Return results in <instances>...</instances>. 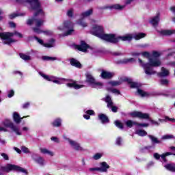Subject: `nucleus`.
<instances>
[{
    "instance_id": "f257e3e1",
    "label": "nucleus",
    "mask_w": 175,
    "mask_h": 175,
    "mask_svg": "<svg viewBox=\"0 0 175 175\" xmlns=\"http://www.w3.org/2000/svg\"><path fill=\"white\" fill-rule=\"evenodd\" d=\"M92 33L94 35V36H97V38H100V39H102L103 40H105L106 42L113 44L118 43L120 40H122V42H131L132 39L140 40V39L146 38V33H137L133 34L128 33L119 36L112 33L105 34L103 27L98 25L93 26Z\"/></svg>"
},
{
    "instance_id": "f03ea898",
    "label": "nucleus",
    "mask_w": 175,
    "mask_h": 175,
    "mask_svg": "<svg viewBox=\"0 0 175 175\" xmlns=\"http://www.w3.org/2000/svg\"><path fill=\"white\" fill-rule=\"evenodd\" d=\"M18 3H29L33 10H37L33 15V18H29L27 21V25H36V27L33 28V30L36 33H42V31L40 29L44 23L42 17H44V12L40 8V2L39 0H16Z\"/></svg>"
},
{
    "instance_id": "7ed1b4c3",
    "label": "nucleus",
    "mask_w": 175,
    "mask_h": 175,
    "mask_svg": "<svg viewBox=\"0 0 175 175\" xmlns=\"http://www.w3.org/2000/svg\"><path fill=\"white\" fill-rule=\"evenodd\" d=\"M159 57H161V53L158 51H153L150 58H149L148 63H144L143 62V60L138 59L139 66L143 68L146 75L151 76V75H155L157 73V71L154 70L153 68H158V66H161L162 63L159 59Z\"/></svg>"
},
{
    "instance_id": "20e7f679",
    "label": "nucleus",
    "mask_w": 175,
    "mask_h": 175,
    "mask_svg": "<svg viewBox=\"0 0 175 175\" xmlns=\"http://www.w3.org/2000/svg\"><path fill=\"white\" fill-rule=\"evenodd\" d=\"M38 73L40 75H41L42 77H43V79H44V80H46L47 81H52L55 84H64V81H68V83H66V85L68 87V88L80 90V88H84L83 85H79L77 84V82L73 80L66 79L64 78H57L54 76L46 75V74H44L42 72H39Z\"/></svg>"
},
{
    "instance_id": "39448f33",
    "label": "nucleus",
    "mask_w": 175,
    "mask_h": 175,
    "mask_svg": "<svg viewBox=\"0 0 175 175\" xmlns=\"http://www.w3.org/2000/svg\"><path fill=\"white\" fill-rule=\"evenodd\" d=\"M14 35L18 38H23V34L18 31L0 33V38L3 40V44H8L9 46L12 44V43H15L16 40L12 38Z\"/></svg>"
},
{
    "instance_id": "423d86ee",
    "label": "nucleus",
    "mask_w": 175,
    "mask_h": 175,
    "mask_svg": "<svg viewBox=\"0 0 175 175\" xmlns=\"http://www.w3.org/2000/svg\"><path fill=\"white\" fill-rule=\"evenodd\" d=\"M18 172V173H25L27 174L28 172L27 170L13 164H7L5 166L0 165V175H5V173H10V172Z\"/></svg>"
},
{
    "instance_id": "0eeeda50",
    "label": "nucleus",
    "mask_w": 175,
    "mask_h": 175,
    "mask_svg": "<svg viewBox=\"0 0 175 175\" xmlns=\"http://www.w3.org/2000/svg\"><path fill=\"white\" fill-rule=\"evenodd\" d=\"M57 29L59 31H66L64 33L65 36L72 35V33H73V32H75V30L73 29V23L70 22L69 21H64V25L58 27Z\"/></svg>"
},
{
    "instance_id": "6e6552de",
    "label": "nucleus",
    "mask_w": 175,
    "mask_h": 175,
    "mask_svg": "<svg viewBox=\"0 0 175 175\" xmlns=\"http://www.w3.org/2000/svg\"><path fill=\"white\" fill-rule=\"evenodd\" d=\"M86 76V83H88L93 88H102L103 87V83L100 82H97L95 80L94 76L91 73L88 72L85 74Z\"/></svg>"
},
{
    "instance_id": "1a4fd4ad",
    "label": "nucleus",
    "mask_w": 175,
    "mask_h": 175,
    "mask_svg": "<svg viewBox=\"0 0 175 175\" xmlns=\"http://www.w3.org/2000/svg\"><path fill=\"white\" fill-rule=\"evenodd\" d=\"M129 83L130 84L131 88H137V94L140 95L142 98H148L151 94L142 89H139L140 87V84L136 82H132V80L129 79L128 81Z\"/></svg>"
},
{
    "instance_id": "9d476101",
    "label": "nucleus",
    "mask_w": 175,
    "mask_h": 175,
    "mask_svg": "<svg viewBox=\"0 0 175 175\" xmlns=\"http://www.w3.org/2000/svg\"><path fill=\"white\" fill-rule=\"evenodd\" d=\"M31 159L36 163H38V165H40V166H44L46 165V161L44 159L36 154H33L31 155Z\"/></svg>"
},
{
    "instance_id": "9b49d317",
    "label": "nucleus",
    "mask_w": 175,
    "mask_h": 175,
    "mask_svg": "<svg viewBox=\"0 0 175 175\" xmlns=\"http://www.w3.org/2000/svg\"><path fill=\"white\" fill-rule=\"evenodd\" d=\"M66 140L69 143L70 146L76 151H83V148L80 146V144L77 143V142L74 141L70 138H65Z\"/></svg>"
},
{
    "instance_id": "f8f14e48",
    "label": "nucleus",
    "mask_w": 175,
    "mask_h": 175,
    "mask_svg": "<svg viewBox=\"0 0 175 175\" xmlns=\"http://www.w3.org/2000/svg\"><path fill=\"white\" fill-rule=\"evenodd\" d=\"M105 100L107 103V107H109V109H111L113 113H117L118 108L113 105V100H111V97L107 95L105 97Z\"/></svg>"
},
{
    "instance_id": "ddd939ff",
    "label": "nucleus",
    "mask_w": 175,
    "mask_h": 175,
    "mask_svg": "<svg viewBox=\"0 0 175 175\" xmlns=\"http://www.w3.org/2000/svg\"><path fill=\"white\" fill-rule=\"evenodd\" d=\"M36 40L40 43V44H42V46H44V47H48V48H51L54 47L55 46V40L54 38H51L49 40V43L44 44L42 40L39 39L38 37H35Z\"/></svg>"
},
{
    "instance_id": "4468645a",
    "label": "nucleus",
    "mask_w": 175,
    "mask_h": 175,
    "mask_svg": "<svg viewBox=\"0 0 175 175\" xmlns=\"http://www.w3.org/2000/svg\"><path fill=\"white\" fill-rule=\"evenodd\" d=\"M130 116L133 118H143L144 120H147L150 118V116L148 113H143L142 112L139 111H133L130 113Z\"/></svg>"
},
{
    "instance_id": "2eb2a0df",
    "label": "nucleus",
    "mask_w": 175,
    "mask_h": 175,
    "mask_svg": "<svg viewBox=\"0 0 175 175\" xmlns=\"http://www.w3.org/2000/svg\"><path fill=\"white\" fill-rule=\"evenodd\" d=\"M76 49L79 50V51H83V53H87V50L89 49L90 50H92L91 47L87 43H85L84 41L81 42L80 45H77Z\"/></svg>"
},
{
    "instance_id": "dca6fc26",
    "label": "nucleus",
    "mask_w": 175,
    "mask_h": 175,
    "mask_svg": "<svg viewBox=\"0 0 175 175\" xmlns=\"http://www.w3.org/2000/svg\"><path fill=\"white\" fill-rule=\"evenodd\" d=\"M173 154L170 152H167L165 154H163L161 155H160L158 153H154L153 154V157L155 159H160V158H161L162 159V162H167V160H166V157H169V155H172Z\"/></svg>"
},
{
    "instance_id": "f3484780",
    "label": "nucleus",
    "mask_w": 175,
    "mask_h": 175,
    "mask_svg": "<svg viewBox=\"0 0 175 175\" xmlns=\"http://www.w3.org/2000/svg\"><path fill=\"white\" fill-rule=\"evenodd\" d=\"M161 15L159 14H157V15L152 18H151L150 23L152 24L153 27H158L159 24Z\"/></svg>"
},
{
    "instance_id": "a211bd4d",
    "label": "nucleus",
    "mask_w": 175,
    "mask_h": 175,
    "mask_svg": "<svg viewBox=\"0 0 175 175\" xmlns=\"http://www.w3.org/2000/svg\"><path fill=\"white\" fill-rule=\"evenodd\" d=\"M100 165V167H98V172H100L101 173H106V172H107V169H110V165H109L105 161L101 162Z\"/></svg>"
},
{
    "instance_id": "6ab92c4d",
    "label": "nucleus",
    "mask_w": 175,
    "mask_h": 175,
    "mask_svg": "<svg viewBox=\"0 0 175 175\" xmlns=\"http://www.w3.org/2000/svg\"><path fill=\"white\" fill-rule=\"evenodd\" d=\"M103 9H115L116 10H123V9H125V5H121L120 4H113L110 6H104Z\"/></svg>"
},
{
    "instance_id": "aec40b11",
    "label": "nucleus",
    "mask_w": 175,
    "mask_h": 175,
    "mask_svg": "<svg viewBox=\"0 0 175 175\" xmlns=\"http://www.w3.org/2000/svg\"><path fill=\"white\" fill-rule=\"evenodd\" d=\"M98 118L100 121L101 124H109V118L104 113H99L98 116Z\"/></svg>"
},
{
    "instance_id": "412c9836",
    "label": "nucleus",
    "mask_w": 175,
    "mask_h": 175,
    "mask_svg": "<svg viewBox=\"0 0 175 175\" xmlns=\"http://www.w3.org/2000/svg\"><path fill=\"white\" fill-rule=\"evenodd\" d=\"M94 14V8H90L89 10L82 12L81 14V17L82 18H85V17H90V16H92Z\"/></svg>"
},
{
    "instance_id": "4be33fe9",
    "label": "nucleus",
    "mask_w": 175,
    "mask_h": 175,
    "mask_svg": "<svg viewBox=\"0 0 175 175\" xmlns=\"http://www.w3.org/2000/svg\"><path fill=\"white\" fill-rule=\"evenodd\" d=\"M114 76V73L103 70L100 74L102 79H111Z\"/></svg>"
},
{
    "instance_id": "5701e85b",
    "label": "nucleus",
    "mask_w": 175,
    "mask_h": 175,
    "mask_svg": "<svg viewBox=\"0 0 175 175\" xmlns=\"http://www.w3.org/2000/svg\"><path fill=\"white\" fill-rule=\"evenodd\" d=\"M10 129H11L12 132H14V133H16V135H17L18 136H21L23 135L21 131L20 130V126L14 124L12 125V126H11V128H10Z\"/></svg>"
},
{
    "instance_id": "b1692460",
    "label": "nucleus",
    "mask_w": 175,
    "mask_h": 175,
    "mask_svg": "<svg viewBox=\"0 0 175 175\" xmlns=\"http://www.w3.org/2000/svg\"><path fill=\"white\" fill-rule=\"evenodd\" d=\"M25 118H27V116H25L23 118L20 117V115L17 112H14L13 114V120L16 124H20V122H21V120Z\"/></svg>"
},
{
    "instance_id": "393cba45",
    "label": "nucleus",
    "mask_w": 175,
    "mask_h": 175,
    "mask_svg": "<svg viewBox=\"0 0 175 175\" xmlns=\"http://www.w3.org/2000/svg\"><path fill=\"white\" fill-rule=\"evenodd\" d=\"M135 60L134 58L122 59L118 60L116 62V64H132V63L135 62Z\"/></svg>"
},
{
    "instance_id": "a878e982",
    "label": "nucleus",
    "mask_w": 175,
    "mask_h": 175,
    "mask_svg": "<svg viewBox=\"0 0 175 175\" xmlns=\"http://www.w3.org/2000/svg\"><path fill=\"white\" fill-rule=\"evenodd\" d=\"M62 124V119L57 118L55 119V120L52 122L53 126H55L56 128H59V126H61Z\"/></svg>"
},
{
    "instance_id": "bb28decb",
    "label": "nucleus",
    "mask_w": 175,
    "mask_h": 175,
    "mask_svg": "<svg viewBox=\"0 0 175 175\" xmlns=\"http://www.w3.org/2000/svg\"><path fill=\"white\" fill-rule=\"evenodd\" d=\"M160 33L163 36H169L175 33V30H162L160 31Z\"/></svg>"
},
{
    "instance_id": "cd10ccee",
    "label": "nucleus",
    "mask_w": 175,
    "mask_h": 175,
    "mask_svg": "<svg viewBox=\"0 0 175 175\" xmlns=\"http://www.w3.org/2000/svg\"><path fill=\"white\" fill-rule=\"evenodd\" d=\"M158 76L160 77H166V76H169V70L163 67L161 68V72L158 73Z\"/></svg>"
},
{
    "instance_id": "c85d7f7f",
    "label": "nucleus",
    "mask_w": 175,
    "mask_h": 175,
    "mask_svg": "<svg viewBox=\"0 0 175 175\" xmlns=\"http://www.w3.org/2000/svg\"><path fill=\"white\" fill-rule=\"evenodd\" d=\"M40 151L42 154H47V155H49L50 157H53L54 155V152L49 150L47 148H40Z\"/></svg>"
},
{
    "instance_id": "c756f323",
    "label": "nucleus",
    "mask_w": 175,
    "mask_h": 175,
    "mask_svg": "<svg viewBox=\"0 0 175 175\" xmlns=\"http://www.w3.org/2000/svg\"><path fill=\"white\" fill-rule=\"evenodd\" d=\"M149 139H150L152 144H161L162 142H161L158 138L154 137V135H148Z\"/></svg>"
},
{
    "instance_id": "7c9ffc66",
    "label": "nucleus",
    "mask_w": 175,
    "mask_h": 175,
    "mask_svg": "<svg viewBox=\"0 0 175 175\" xmlns=\"http://www.w3.org/2000/svg\"><path fill=\"white\" fill-rule=\"evenodd\" d=\"M70 64L72 66H75V68H79V69L81 68V64L75 59H71Z\"/></svg>"
},
{
    "instance_id": "2f4dec72",
    "label": "nucleus",
    "mask_w": 175,
    "mask_h": 175,
    "mask_svg": "<svg viewBox=\"0 0 175 175\" xmlns=\"http://www.w3.org/2000/svg\"><path fill=\"white\" fill-rule=\"evenodd\" d=\"M167 170H169V172H175V164L174 163H168L164 166Z\"/></svg>"
},
{
    "instance_id": "473e14b6",
    "label": "nucleus",
    "mask_w": 175,
    "mask_h": 175,
    "mask_svg": "<svg viewBox=\"0 0 175 175\" xmlns=\"http://www.w3.org/2000/svg\"><path fill=\"white\" fill-rule=\"evenodd\" d=\"M124 124L128 128H132L133 125H137V122L133 120L125 121Z\"/></svg>"
},
{
    "instance_id": "72a5a7b5",
    "label": "nucleus",
    "mask_w": 175,
    "mask_h": 175,
    "mask_svg": "<svg viewBox=\"0 0 175 175\" xmlns=\"http://www.w3.org/2000/svg\"><path fill=\"white\" fill-rule=\"evenodd\" d=\"M4 126L11 129L14 123L10 120L6 119L3 122Z\"/></svg>"
},
{
    "instance_id": "f704fd0d",
    "label": "nucleus",
    "mask_w": 175,
    "mask_h": 175,
    "mask_svg": "<svg viewBox=\"0 0 175 175\" xmlns=\"http://www.w3.org/2000/svg\"><path fill=\"white\" fill-rule=\"evenodd\" d=\"M107 90H108L109 92H112V94H115L116 95L121 94V92H120V90H118L117 89L107 87Z\"/></svg>"
},
{
    "instance_id": "c9c22d12",
    "label": "nucleus",
    "mask_w": 175,
    "mask_h": 175,
    "mask_svg": "<svg viewBox=\"0 0 175 175\" xmlns=\"http://www.w3.org/2000/svg\"><path fill=\"white\" fill-rule=\"evenodd\" d=\"M135 134L138 135V136H147V133L146 131L143 130V129H138L136 130L135 131Z\"/></svg>"
},
{
    "instance_id": "e433bc0d",
    "label": "nucleus",
    "mask_w": 175,
    "mask_h": 175,
    "mask_svg": "<svg viewBox=\"0 0 175 175\" xmlns=\"http://www.w3.org/2000/svg\"><path fill=\"white\" fill-rule=\"evenodd\" d=\"M19 57L24 61H31V56L24 53H20Z\"/></svg>"
},
{
    "instance_id": "4c0bfd02",
    "label": "nucleus",
    "mask_w": 175,
    "mask_h": 175,
    "mask_svg": "<svg viewBox=\"0 0 175 175\" xmlns=\"http://www.w3.org/2000/svg\"><path fill=\"white\" fill-rule=\"evenodd\" d=\"M160 122H167V121H170L171 122H175L174 118H169L168 116H165V119H159Z\"/></svg>"
},
{
    "instance_id": "58836bf2",
    "label": "nucleus",
    "mask_w": 175,
    "mask_h": 175,
    "mask_svg": "<svg viewBox=\"0 0 175 175\" xmlns=\"http://www.w3.org/2000/svg\"><path fill=\"white\" fill-rule=\"evenodd\" d=\"M108 84L112 85V87H117V85H121V81H111L108 82Z\"/></svg>"
},
{
    "instance_id": "ea45409f",
    "label": "nucleus",
    "mask_w": 175,
    "mask_h": 175,
    "mask_svg": "<svg viewBox=\"0 0 175 175\" xmlns=\"http://www.w3.org/2000/svg\"><path fill=\"white\" fill-rule=\"evenodd\" d=\"M43 61H57V57L50 56H42Z\"/></svg>"
},
{
    "instance_id": "a19ab883",
    "label": "nucleus",
    "mask_w": 175,
    "mask_h": 175,
    "mask_svg": "<svg viewBox=\"0 0 175 175\" xmlns=\"http://www.w3.org/2000/svg\"><path fill=\"white\" fill-rule=\"evenodd\" d=\"M88 173H91L92 174H94L95 172H99V167H90L88 170Z\"/></svg>"
},
{
    "instance_id": "79ce46f5",
    "label": "nucleus",
    "mask_w": 175,
    "mask_h": 175,
    "mask_svg": "<svg viewBox=\"0 0 175 175\" xmlns=\"http://www.w3.org/2000/svg\"><path fill=\"white\" fill-rule=\"evenodd\" d=\"M161 139L163 140H169L170 139H174V135H170V134H167V135H163Z\"/></svg>"
},
{
    "instance_id": "37998d69",
    "label": "nucleus",
    "mask_w": 175,
    "mask_h": 175,
    "mask_svg": "<svg viewBox=\"0 0 175 175\" xmlns=\"http://www.w3.org/2000/svg\"><path fill=\"white\" fill-rule=\"evenodd\" d=\"M115 125L117 126V128H119V129H124V124H122L121 122L118 120L115 121Z\"/></svg>"
},
{
    "instance_id": "c03bdc74",
    "label": "nucleus",
    "mask_w": 175,
    "mask_h": 175,
    "mask_svg": "<svg viewBox=\"0 0 175 175\" xmlns=\"http://www.w3.org/2000/svg\"><path fill=\"white\" fill-rule=\"evenodd\" d=\"M75 12V10H73V8L69 9L66 12V14H67L68 17H70V18L73 17V12Z\"/></svg>"
},
{
    "instance_id": "a18cd8bd",
    "label": "nucleus",
    "mask_w": 175,
    "mask_h": 175,
    "mask_svg": "<svg viewBox=\"0 0 175 175\" xmlns=\"http://www.w3.org/2000/svg\"><path fill=\"white\" fill-rule=\"evenodd\" d=\"M116 146H122V138L120 137H118L116 140Z\"/></svg>"
},
{
    "instance_id": "49530a36",
    "label": "nucleus",
    "mask_w": 175,
    "mask_h": 175,
    "mask_svg": "<svg viewBox=\"0 0 175 175\" xmlns=\"http://www.w3.org/2000/svg\"><path fill=\"white\" fill-rule=\"evenodd\" d=\"M102 157H103V154L101 153H96L93 156V159H94L95 161H98V159H100Z\"/></svg>"
},
{
    "instance_id": "de8ad7c7",
    "label": "nucleus",
    "mask_w": 175,
    "mask_h": 175,
    "mask_svg": "<svg viewBox=\"0 0 175 175\" xmlns=\"http://www.w3.org/2000/svg\"><path fill=\"white\" fill-rule=\"evenodd\" d=\"M21 150L25 154H29V149H28V148H27V147H25L24 146H21Z\"/></svg>"
},
{
    "instance_id": "09e8293b",
    "label": "nucleus",
    "mask_w": 175,
    "mask_h": 175,
    "mask_svg": "<svg viewBox=\"0 0 175 175\" xmlns=\"http://www.w3.org/2000/svg\"><path fill=\"white\" fill-rule=\"evenodd\" d=\"M151 148H152V146H145L144 148L142 149V152H146V150L148 151V152H150L151 150Z\"/></svg>"
},
{
    "instance_id": "8fccbe9b",
    "label": "nucleus",
    "mask_w": 175,
    "mask_h": 175,
    "mask_svg": "<svg viewBox=\"0 0 175 175\" xmlns=\"http://www.w3.org/2000/svg\"><path fill=\"white\" fill-rule=\"evenodd\" d=\"M85 113L88 116H94L95 114V111H94L92 109L86 110Z\"/></svg>"
},
{
    "instance_id": "3c124183",
    "label": "nucleus",
    "mask_w": 175,
    "mask_h": 175,
    "mask_svg": "<svg viewBox=\"0 0 175 175\" xmlns=\"http://www.w3.org/2000/svg\"><path fill=\"white\" fill-rule=\"evenodd\" d=\"M160 83L161 85H167V84H169V81L167 79H161Z\"/></svg>"
},
{
    "instance_id": "603ef678",
    "label": "nucleus",
    "mask_w": 175,
    "mask_h": 175,
    "mask_svg": "<svg viewBox=\"0 0 175 175\" xmlns=\"http://www.w3.org/2000/svg\"><path fill=\"white\" fill-rule=\"evenodd\" d=\"M78 24L79 25H81V27H87V23L85 22H84V21H83L82 20H79L78 21Z\"/></svg>"
},
{
    "instance_id": "864d4df0",
    "label": "nucleus",
    "mask_w": 175,
    "mask_h": 175,
    "mask_svg": "<svg viewBox=\"0 0 175 175\" xmlns=\"http://www.w3.org/2000/svg\"><path fill=\"white\" fill-rule=\"evenodd\" d=\"M142 55L144 57H146V58H148L149 60H150V58H151V55H150V53L148 52H143Z\"/></svg>"
},
{
    "instance_id": "5fc2aeb1",
    "label": "nucleus",
    "mask_w": 175,
    "mask_h": 175,
    "mask_svg": "<svg viewBox=\"0 0 175 175\" xmlns=\"http://www.w3.org/2000/svg\"><path fill=\"white\" fill-rule=\"evenodd\" d=\"M8 98H13V96H14V90H10L8 92Z\"/></svg>"
},
{
    "instance_id": "6e6d98bb",
    "label": "nucleus",
    "mask_w": 175,
    "mask_h": 175,
    "mask_svg": "<svg viewBox=\"0 0 175 175\" xmlns=\"http://www.w3.org/2000/svg\"><path fill=\"white\" fill-rule=\"evenodd\" d=\"M148 123H137V126H143L144 128H147L148 126Z\"/></svg>"
},
{
    "instance_id": "4d7b16f0",
    "label": "nucleus",
    "mask_w": 175,
    "mask_h": 175,
    "mask_svg": "<svg viewBox=\"0 0 175 175\" xmlns=\"http://www.w3.org/2000/svg\"><path fill=\"white\" fill-rule=\"evenodd\" d=\"M1 155L3 157V159H5V161H9V156L8 154H6L5 153H1Z\"/></svg>"
},
{
    "instance_id": "13d9d810",
    "label": "nucleus",
    "mask_w": 175,
    "mask_h": 175,
    "mask_svg": "<svg viewBox=\"0 0 175 175\" xmlns=\"http://www.w3.org/2000/svg\"><path fill=\"white\" fill-rule=\"evenodd\" d=\"M17 17V14L13 13L9 15L10 20H13V18H16Z\"/></svg>"
},
{
    "instance_id": "bf43d9fd",
    "label": "nucleus",
    "mask_w": 175,
    "mask_h": 175,
    "mask_svg": "<svg viewBox=\"0 0 175 175\" xmlns=\"http://www.w3.org/2000/svg\"><path fill=\"white\" fill-rule=\"evenodd\" d=\"M51 139L52 140V142H54L55 143H59V139L57 137H52Z\"/></svg>"
},
{
    "instance_id": "052dcab7",
    "label": "nucleus",
    "mask_w": 175,
    "mask_h": 175,
    "mask_svg": "<svg viewBox=\"0 0 175 175\" xmlns=\"http://www.w3.org/2000/svg\"><path fill=\"white\" fill-rule=\"evenodd\" d=\"M150 122H151V124H152V125H155V126H159V125H160L159 122H158L154 120H151Z\"/></svg>"
},
{
    "instance_id": "680f3d73",
    "label": "nucleus",
    "mask_w": 175,
    "mask_h": 175,
    "mask_svg": "<svg viewBox=\"0 0 175 175\" xmlns=\"http://www.w3.org/2000/svg\"><path fill=\"white\" fill-rule=\"evenodd\" d=\"M31 103H29V102L25 103L23 105V109H28V107H29Z\"/></svg>"
},
{
    "instance_id": "e2e57ef3",
    "label": "nucleus",
    "mask_w": 175,
    "mask_h": 175,
    "mask_svg": "<svg viewBox=\"0 0 175 175\" xmlns=\"http://www.w3.org/2000/svg\"><path fill=\"white\" fill-rule=\"evenodd\" d=\"M151 166H154V162L150 161L149 163L147 164L146 167L147 169H150Z\"/></svg>"
},
{
    "instance_id": "0e129e2a",
    "label": "nucleus",
    "mask_w": 175,
    "mask_h": 175,
    "mask_svg": "<svg viewBox=\"0 0 175 175\" xmlns=\"http://www.w3.org/2000/svg\"><path fill=\"white\" fill-rule=\"evenodd\" d=\"M9 25L10 28H16V23L14 22H10Z\"/></svg>"
},
{
    "instance_id": "69168bd1",
    "label": "nucleus",
    "mask_w": 175,
    "mask_h": 175,
    "mask_svg": "<svg viewBox=\"0 0 175 175\" xmlns=\"http://www.w3.org/2000/svg\"><path fill=\"white\" fill-rule=\"evenodd\" d=\"M174 54H175V51L170 52L167 55L166 58H169V57H172V55H174Z\"/></svg>"
},
{
    "instance_id": "338daca9",
    "label": "nucleus",
    "mask_w": 175,
    "mask_h": 175,
    "mask_svg": "<svg viewBox=\"0 0 175 175\" xmlns=\"http://www.w3.org/2000/svg\"><path fill=\"white\" fill-rule=\"evenodd\" d=\"M0 144H2V145L6 144V141L0 137Z\"/></svg>"
},
{
    "instance_id": "774afa93",
    "label": "nucleus",
    "mask_w": 175,
    "mask_h": 175,
    "mask_svg": "<svg viewBox=\"0 0 175 175\" xmlns=\"http://www.w3.org/2000/svg\"><path fill=\"white\" fill-rule=\"evenodd\" d=\"M83 118H85V120H90V118H91V116H90V115L88 114H85L83 115Z\"/></svg>"
}]
</instances>
